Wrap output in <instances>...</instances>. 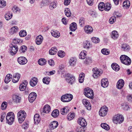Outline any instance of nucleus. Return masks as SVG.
<instances>
[{"mask_svg":"<svg viewBox=\"0 0 132 132\" xmlns=\"http://www.w3.org/2000/svg\"><path fill=\"white\" fill-rule=\"evenodd\" d=\"M112 69L116 71H118L120 69L119 66L116 63H112L111 65Z\"/></svg>","mask_w":132,"mask_h":132,"instance_id":"nucleus-37","label":"nucleus"},{"mask_svg":"<svg viewBox=\"0 0 132 132\" xmlns=\"http://www.w3.org/2000/svg\"><path fill=\"white\" fill-rule=\"evenodd\" d=\"M10 47V54L12 55H15L18 50V47L16 45L14 44H11Z\"/></svg>","mask_w":132,"mask_h":132,"instance_id":"nucleus-6","label":"nucleus"},{"mask_svg":"<svg viewBox=\"0 0 132 132\" xmlns=\"http://www.w3.org/2000/svg\"><path fill=\"white\" fill-rule=\"evenodd\" d=\"M17 116L19 122L21 123L24 120L26 114L24 111L20 110L18 113Z\"/></svg>","mask_w":132,"mask_h":132,"instance_id":"nucleus-3","label":"nucleus"},{"mask_svg":"<svg viewBox=\"0 0 132 132\" xmlns=\"http://www.w3.org/2000/svg\"><path fill=\"white\" fill-rule=\"evenodd\" d=\"M116 21V16H112L110 19L109 22L110 24H112L114 22Z\"/></svg>","mask_w":132,"mask_h":132,"instance_id":"nucleus-57","label":"nucleus"},{"mask_svg":"<svg viewBox=\"0 0 132 132\" xmlns=\"http://www.w3.org/2000/svg\"><path fill=\"white\" fill-rule=\"evenodd\" d=\"M28 82L26 80L24 81L20 85L19 89L21 91L24 90L26 88Z\"/></svg>","mask_w":132,"mask_h":132,"instance_id":"nucleus-19","label":"nucleus"},{"mask_svg":"<svg viewBox=\"0 0 132 132\" xmlns=\"http://www.w3.org/2000/svg\"><path fill=\"white\" fill-rule=\"evenodd\" d=\"M78 123L82 127H85L87 125V123L85 119L83 118L79 119Z\"/></svg>","mask_w":132,"mask_h":132,"instance_id":"nucleus-24","label":"nucleus"},{"mask_svg":"<svg viewBox=\"0 0 132 132\" xmlns=\"http://www.w3.org/2000/svg\"><path fill=\"white\" fill-rule=\"evenodd\" d=\"M84 30L85 32L86 33L90 34L92 32L93 29L90 26H86L85 27Z\"/></svg>","mask_w":132,"mask_h":132,"instance_id":"nucleus-22","label":"nucleus"},{"mask_svg":"<svg viewBox=\"0 0 132 132\" xmlns=\"http://www.w3.org/2000/svg\"><path fill=\"white\" fill-rule=\"evenodd\" d=\"M19 34L20 37H23L26 35L27 33L25 30H22L20 32Z\"/></svg>","mask_w":132,"mask_h":132,"instance_id":"nucleus-51","label":"nucleus"},{"mask_svg":"<svg viewBox=\"0 0 132 132\" xmlns=\"http://www.w3.org/2000/svg\"><path fill=\"white\" fill-rule=\"evenodd\" d=\"M76 60L73 57H71L69 61V64L71 66H74L76 64Z\"/></svg>","mask_w":132,"mask_h":132,"instance_id":"nucleus-38","label":"nucleus"},{"mask_svg":"<svg viewBox=\"0 0 132 132\" xmlns=\"http://www.w3.org/2000/svg\"><path fill=\"white\" fill-rule=\"evenodd\" d=\"M51 107L48 105H46L44 107L43 111V112L48 113L51 111Z\"/></svg>","mask_w":132,"mask_h":132,"instance_id":"nucleus-27","label":"nucleus"},{"mask_svg":"<svg viewBox=\"0 0 132 132\" xmlns=\"http://www.w3.org/2000/svg\"><path fill=\"white\" fill-rule=\"evenodd\" d=\"M120 59L121 62L126 65H129L131 63V59L125 55H121L120 57Z\"/></svg>","mask_w":132,"mask_h":132,"instance_id":"nucleus-1","label":"nucleus"},{"mask_svg":"<svg viewBox=\"0 0 132 132\" xmlns=\"http://www.w3.org/2000/svg\"><path fill=\"white\" fill-rule=\"evenodd\" d=\"M12 76L10 74H8L5 77L4 81L7 84L11 80Z\"/></svg>","mask_w":132,"mask_h":132,"instance_id":"nucleus-31","label":"nucleus"},{"mask_svg":"<svg viewBox=\"0 0 132 132\" xmlns=\"http://www.w3.org/2000/svg\"><path fill=\"white\" fill-rule=\"evenodd\" d=\"M50 78L47 77H44L43 79V81L44 83L46 84H48L50 82Z\"/></svg>","mask_w":132,"mask_h":132,"instance_id":"nucleus-40","label":"nucleus"},{"mask_svg":"<svg viewBox=\"0 0 132 132\" xmlns=\"http://www.w3.org/2000/svg\"><path fill=\"white\" fill-rule=\"evenodd\" d=\"M37 96L36 94L33 92L31 93L29 96V100L30 103H32L35 100Z\"/></svg>","mask_w":132,"mask_h":132,"instance_id":"nucleus-12","label":"nucleus"},{"mask_svg":"<svg viewBox=\"0 0 132 132\" xmlns=\"http://www.w3.org/2000/svg\"><path fill=\"white\" fill-rule=\"evenodd\" d=\"M82 102L87 110H90L91 109V104L88 100L85 99H84L82 100Z\"/></svg>","mask_w":132,"mask_h":132,"instance_id":"nucleus-13","label":"nucleus"},{"mask_svg":"<svg viewBox=\"0 0 132 132\" xmlns=\"http://www.w3.org/2000/svg\"><path fill=\"white\" fill-rule=\"evenodd\" d=\"M102 128L106 130H109L110 128L108 125L106 123H102L101 124Z\"/></svg>","mask_w":132,"mask_h":132,"instance_id":"nucleus-50","label":"nucleus"},{"mask_svg":"<svg viewBox=\"0 0 132 132\" xmlns=\"http://www.w3.org/2000/svg\"><path fill=\"white\" fill-rule=\"evenodd\" d=\"M122 108L125 111H127L129 108L128 105L126 103H123L122 105Z\"/></svg>","mask_w":132,"mask_h":132,"instance_id":"nucleus-60","label":"nucleus"},{"mask_svg":"<svg viewBox=\"0 0 132 132\" xmlns=\"http://www.w3.org/2000/svg\"><path fill=\"white\" fill-rule=\"evenodd\" d=\"M46 62V60L44 59H40L38 61V64L41 65H45Z\"/></svg>","mask_w":132,"mask_h":132,"instance_id":"nucleus-43","label":"nucleus"},{"mask_svg":"<svg viewBox=\"0 0 132 132\" xmlns=\"http://www.w3.org/2000/svg\"><path fill=\"white\" fill-rule=\"evenodd\" d=\"M121 50L124 51H128L130 49V47L128 44L123 43L121 46Z\"/></svg>","mask_w":132,"mask_h":132,"instance_id":"nucleus-17","label":"nucleus"},{"mask_svg":"<svg viewBox=\"0 0 132 132\" xmlns=\"http://www.w3.org/2000/svg\"><path fill=\"white\" fill-rule=\"evenodd\" d=\"M58 125V122L56 121H53L51 122L50 124V128L53 129L56 128Z\"/></svg>","mask_w":132,"mask_h":132,"instance_id":"nucleus-26","label":"nucleus"},{"mask_svg":"<svg viewBox=\"0 0 132 132\" xmlns=\"http://www.w3.org/2000/svg\"><path fill=\"white\" fill-rule=\"evenodd\" d=\"M84 91V94L86 96L91 99L93 98L94 94L92 90L87 88L85 89Z\"/></svg>","mask_w":132,"mask_h":132,"instance_id":"nucleus-5","label":"nucleus"},{"mask_svg":"<svg viewBox=\"0 0 132 132\" xmlns=\"http://www.w3.org/2000/svg\"><path fill=\"white\" fill-rule=\"evenodd\" d=\"M111 37L114 40L117 39L119 36V34L118 32L116 30L112 31L111 34Z\"/></svg>","mask_w":132,"mask_h":132,"instance_id":"nucleus-16","label":"nucleus"},{"mask_svg":"<svg viewBox=\"0 0 132 132\" xmlns=\"http://www.w3.org/2000/svg\"><path fill=\"white\" fill-rule=\"evenodd\" d=\"M27 47L25 45H23L21 46L19 50V52L20 53H24L27 50Z\"/></svg>","mask_w":132,"mask_h":132,"instance_id":"nucleus-44","label":"nucleus"},{"mask_svg":"<svg viewBox=\"0 0 132 132\" xmlns=\"http://www.w3.org/2000/svg\"><path fill=\"white\" fill-rule=\"evenodd\" d=\"M101 85L104 88H106L108 86L109 82L107 78H103L101 81Z\"/></svg>","mask_w":132,"mask_h":132,"instance_id":"nucleus-18","label":"nucleus"},{"mask_svg":"<svg viewBox=\"0 0 132 132\" xmlns=\"http://www.w3.org/2000/svg\"><path fill=\"white\" fill-rule=\"evenodd\" d=\"M104 3L103 2H101L98 4V8L100 11H103L104 10Z\"/></svg>","mask_w":132,"mask_h":132,"instance_id":"nucleus-46","label":"nucleus"},{"mask_svg":"<svg viewBox=\"0 0 132 132\" xmlns=\"http://www.w3.org/2000/svg\"><path fill=\"white\" fill-rule=\"evenodd\" d=\"M73 97V95L72 94H67L61 97V100L63 102H68L70 101L72 99Z\"/></svg>","mask_w":132,"mask_h":132,"instance_id":"nucleus-4","label":"nucleus"},{"mask_svg":"<svg viewBox=\"0 0 132 132\" xmlns=\"http://www.w3.org/2000/svg\"><path fill=\"white\" fill-rule=\"evenodd\" d=\"M17 61L20 64L22 65L26 64L27 62L26 58L23 56H20L18 58Z\"/></svg>","mask_w":132,"mask_h":132,"instance_id":"nucleus-11","label":"nucleus"},{"mask_svg":"<svg viewBox=\"0 0 132 132\" xmlns=\"http://www.w3.org/2000/svg\"><path fill=\"white\" fill-rule=\"evenodd\" d=\"M57 55L61 57H63L65 56V53L63 51H58Z\"/></svg>","mask_w":132,"mask_h":132,"instance_id":"nucleus-53","label":"nucleus"},{"mask_svg":"<svg viewBox=\"0 0 132 132\" xmlns=\"http://www.w3.org/2000/svg\"><path fill=\"white\" fill-rule=\"evenodd\" d=\"M130 5V3L129 1H124L123 4V7H129Z\"/></svg>","mask_w":132,"mask_h":132,"instance_id":"nucleus-52","label":"nucleus"},{"mask_svg":"<svg viewBox=\"0 0 132 132\" xmlns=\"http://www.w3.org/2000/svg\"><path fill=\"white\" fill-rule=\"evenodd\" d=\"M51 33L52 35L55 37L58 38L60 36V32L57 31H52Z\"/></svg>","mask_w":132,"mask_h":132,"instance_id":"nucleus-36","label":"nucleus"},{"mask_svg":"<svg viewBox=\"0 0 132 132\" xmlns=\"http://www.w3.org/2000/svg\"><path fill=\"white\" fill-rule=\"evenodd\" d=\"M43 40V37L41 35L38 36L36 37V44L38 45L42 43Z\"/></svg>","mask_w":132,"mask_h":132,"instance_id":"nucleus-25","label":"nucleus"},{"mask_svg":"<svg viewBox=\"0 0 132 132\" xmlns=\"http://www.w3.org/2000/svg\"><path fill=\"white\" fill-rule=\"evenodd\" d=\"M92 62L91 58L89 57H86L85 61L84 62V63L86 65H88L91 63Z\"/></svg>","mask_w":132,"mask_h":132,"instance_id":"nucleus-45","label":"nucleus"},{"mask_svg":"<svg viewBox=\"0 0 132 132\" xmlns=\"http://www.w3.org/2000/svg\"><path fill=\"white\" fill-rule=\"evenodd\" d=\"M84 48L87 49H89L91 47V45L90 44V42L86 41L84 43Z\"/></svg>","mask_w":132,"mask_h":132,"instance_id":"nucleus-42","label":"nucleus"},{"mask_svg":"<svg viewBox=\"0 0 132 132\" xmlns=\"http://www.w3.org/2000/svg\"><path fill=\"white\" fill-rule=\"evenodd\" d=\"M111 4L109 3H107L105 5L104 10L106 11H108L111 9Z\"/></svg>","mask_w":132,"mask_h":132,"instance_id":"nucleus-47","label":"nucleus"},{"mask_svg":"<svg viewBox=\"0 0 132 132\" xmlns=\"http://www.w3.org/2000/svg\"><path fill=\"white\" fill-rule=\"evenodd\" d=\"M124 84V81L122 79H120L117 82V88L119 89H121L123 86Z\"/></svg>","mask_w":132,"mask_h":132,"instance_id":"nucleus-15","label":"nucleus"},{"mask_svg":"<svg viewBox=\"0 0 132 132\" xmlns=\"http://www.w3.org/2000/svg\"><path fill=\"white\" fill-rule=\"evenodd\" d=\"M6 5V2L3 0L0 1V7L3 8Z\"/></svg>","mask_w":132,"mask_h":132,"instance_id":"nucleus-59","label":"nucleus"},{"mask_svg":"<svg viewBox=\"0 0 132 132\" xmlns=\"http://www.w3.org/2000/svg\"><path fill=\"white\" fill-rule=\"evenodd\" d=\"M12 13L11 12L8 11L5 15L4 17L7 20H9L12 18Z\"/></svg>","mask_w":132,"mask_h":132,"instance_id":"nucleus-28","label":"nucleus"},{"mask_svg":"<svg viewBox=\"0 0 132 132\" xmlns=\"http://www.w3.org/2000/svg\"><path fill=\"white\" fill-rule=\"evenodd\" d=\"M92 70L93 72V76L94 78H97L102 74V72L96 68H93Z\"/></svg>","mask_w":132,"mask_h":132,"instance_id":"nucleus-9","label":"nucleus"},{"mask_svg":"<svg viewBox=\"0 0 132 132\" xmlns=\"http://www.w3.org/2000/svg\"><path fill=\"white\" fill-rule=\"evenodd\" d=\"M69 111L68 107L67 106L61 109L60 111L61 113L63 115L66 114Z\"/></svg>","mask_w":132,"mask_h":132,"instance_id":"nucleus-32","label":"nucleus"},{"mask_svg":"<svg viewBox=\"0 0 132 132\" xmlns=\"http://www.w3.org/2000/svg\"><path fill=\"white\" fill-rule=\"evenodd\" d=\"M124 120V118L121 115H116L113 118V121L114 123L117 124L120 123L122 122Z\"/></svg>","mask_w":132,"mask_h":132,"instance_id":"nucleus-7","label":"nucleus"},{"mask_svg":"<svg viewBox=\"0 0 132 132\" xmlns=\"http://www.w3.org/2000/svg\"><path fill=\"white\" fill-rule=\"evenodd\" d=\"M66 80L68 83L71 85H72L75 82V79L73 75L70 74H68Z\"/></svg>","mask_w":132,"mask_h":132,"instance_id":"nucleus-10","label":"nucleus"},{"mask_svg":"<svg viewBox=\"0 0 132 132\" xmlns=\"http://www.w3.org/2000/svg\"><path fill=\"white\" fill-rule=\"evenodd\" d=\"M85 77V74L82 73L80 74L79 78V82L80 83H82L84 81V78Z\"/></svg>","mask_w":132,"mask_h":132,"instance_id":"nucleus-41","label":"nucleus"},{"mask_svg":"<svg viewBox=\"0 0 132 132\" xmlns=\"http://www.w3.org/2000/svg\"><path fill=\"white\" fill-rule=\"evenodd\" d=\"M108 111V109L106 106H102L99 111V115L101 116H105L106 115Z\"/></svg>","mask_w":132,"mask_h":132,"instance_id":"nucleus-8","label":"nucleus"},{"mask_svg":"<svg viewBox=\"0 0 132 132\" xmlns=\"http://www.w3.org/2000/svg\"><path fill=\"white\" fill-rule=\"evenodd\" d=\"M113 15L114 16H116V17L119 18L121 16V15L120 13L118 12H114Z\"/></svg>","mask_w":132,"mask_h":132,"instance_id":"nucleus-64","label":"nucleus"},{"mask_svg":"<svg viewBox=\"0 0 132 132\" xmlns=\"http://www.w3.org/2000/svg\"><path fill=\"white\" fill-rule=\"evenodd\" d=\"M65 15L68 17H70L71 15V12L68 8L65 9L64 11Z\"/></svg>","mask_w":132,"mask_h":132,"instance_id":"nucleus-48","label":"nucleus"},{"mask_svg":"<svg viewBox=\"0 0 132 132\" xmlns=\"http://www.w3.org/2000/svg\"><path fill=\"white\" fill-rule=\"evenodd\" d=\"M74 116V114H69L67 116V118L70 121L73 119Z\"/></svg>","mask_w":132,"mask_h":132,"instance_id":"nucleus-58","label":"nucleus"},{"mask_svg":"<svg viewBox=\"0 0 132 132\" xmlns=\"http://www.w3.org/2000/svg\"><path fill=\"white\" fill-rule=\"evenodd\" d=\"M59 110L57 109L54 110L52 112L51 115L53 117L56 118L59 116Z\"/></svg>","mask_w":132,"mask_h":132,"instance_id":"nucleus-33","label":"nucleus"},{"mask_svg":"<svg viewBox=\"0 0 132 132\" xmlns=\"http://www.w3.org/2000/svg\"><path fill=\"white\" fill-rule=\"evenodd\" d=\"M34 120L35 124L37 125L40 122V117L38 114H36L34 117Z\"/></svg>","mask_w":132,"mask_h":132,"instance_id":"nucleus-20","label":"nucleus"},{"mask_svg":"<svg viewBox=\"0 0 132 132\" xmlns=\"http://www.w3.org/2000/svg\"><path fill=\"white\" fill-rule=\"evenodd\" d=\"M18 27L16 26H14L12 27L10 29L9 31L10 34L12 35L18 31Z\"/></svg>","mask_w":132,"mask_h":132,"instance_id":"nucleus-30","label":"nucleus"},{"mask_svg":"<svg viewBox=\"0 0 132 132\" xmlns=\"http://www.w3.org/2000/svg\"><path fill=\"white\" fill-rule=\"evenodd\" d=\"M48 63L51 66H53L55 64L54 61L52 59L49 60L48 61Z\"/></svg>","mask_w":132,"mask_h":132,"instance_id":"nucleus-61","label":"nucleus"},{"mask_svg":"<svg viewBox=\"0 0 132 132\" xmlns=\"http://www.w3.org/2000/svg\"><path fill=\"white\" fill-rule=\"evenodd\" d=\"M127 100L129 102H132V95H128L127 96Z\"/></svg>","mask_w":132,"mask_h":132,"instance_id":"nucleus-62","label":"nucleus"},{"mask_svg":"<svg viewBox=\"0 0 132 132\" xmlns=\"http://www.w3.org/2000/svg\"><path fill=\"white\" fill-rule=\"evenodd\" d=\"M20 77V74L18 73L13 75L12 79L13 82L14 83L17 82L19 81Z\"/></svg>","mask_w":132,"mask_h":132,"instance_id":"nucleus-14","label":"nucleus"},{"mask_svg":"<svg viewBox=\"0 0 132 132\" xmlns=\"http://www.w3.org/2000/svg\"><path fill=\"white\" fill-rule=\"evenodd\" d=\"M86 52L85 51H82L79 54V57L80 59H84L86 56Z\"/></svg>","mask_w":132,"mask_h":132,"instance_id":"nucleus-39","label":"nucleus"},{"mask_svg":"<svg viewBox=\"0 0 132 132\" xmlns=\"http://www.w3.org/2000/svg\"><path fill=\"white\" fill-rule=\"evenodd\" d=\"M7 104L6 102H3L2 104L1 109L2 110H4L6 109L7 106Z\"/></svg>","mask_w":132,"mask_h":132,"instance_id":"nucleus-55","label":"nucleus"},{"mask_svg":"<svg viewBox=\"0 0 132 132\" xmlns=\"http://www.w3.org/2000/svg\"><path fill=\"white\" fill-rule=\"evenodd\" d=\"M85 21L84 18L82 17H80L79 20V24L80 26L81 27L84 26Z\"/></svg>","mask_w":132,"mask_h":132,"instance_id":"nucleus-54","label":"nucleus"},{"mask_svg":"<svg viewBox=\"0 0 132 132\" xmlns=\"http://www.w3.org/2000/svg\"><path fill=\"white\" fill-rule=\"evenodd\" d=\"M49 3V1L48 0H43L42 2V3L45 6L48 5Z\"/></svg>","mask_w":132,"mask_h":132,"instance_id":"nucleus-63","label":"nucleus"},{"mask_svg":"<svg viewBox=\"0 0 132 132\" xmlns=\"http://www.w3.org/2000/svg\"><path fill=\"white\" fill-rule=\"evenodd\" d=\"M57 1H54L50 3L49 8L50 10H53L57 7Z\"/></svg>","mask_w":132,"mask_h":132,"instance_id":"nucleus-21","label":"nucleus"},{"mask_svg":"<svg viewBox=\"0 0 132 132\" xmlns=\"http://www.w3.org/2000/svg\"><path fill=\"white\" fill-rule=\"evenodd\" d=\"M77 25L75 22L72 23L70 25V29L71 31H75L77 29Z\"/></svg>","mask_w":132,"mask_h":132,"instance_id":"nucleus-34","label":"nucleus"},{"mask_svg":"<svg viewBox=\"0 0 132 132\" xmlns=\"http://www.w3.org/2000/svg\"><path fill=\"white\" fill-rule=\"evenodd\" d=\"M57 51L56 47H52L49 51V54L51 55H54L55 54Z\"/></svg>","mask_w":132,"mask_h":132,"instance_id":"nucleus-29","label":"nucleus"},{"mask_svg":"<svg viewBox=\"0 0 132 132\" xmlns=\"http://www.w3.org/2000/svg\"><path fill=\"white\" fill-rule=\"evenodd\" d=\"M101 52L103 54L108 55L110 53V51L109 49L106 48H103L101 50Z\"/></svg>","mask_w":132,"mask_h":132,"instance_id":"nucleus-49","label":"nucleus"},{"mask_svg":"<svg viewBox=\"0 0 132 132\" xmlns=\"http://www.w3.org/2000/svg\"><path fill=\"white\" fill-rule=\"evenodd\" d=\"M92 42L94 43H97L100 42V39L98 38L93 37L92 38Z\"/></svg>","mask_w":132,"mask_h":132,"instance_id":"nucleus-56","label":"nucleus"},{"mask_svg":"<svg viewBox=\"0 0 132 132\" xmlns=\"http://www.w3.org/2000/svg\"><path fill=\"white\" fill-rule=\"evenodd\" d=\"M14 119V115L13 112H10L8 113L6 117L7 123L10 125H12L13 123Z\"/></svg>","mask_w":132,"mask_h":132,"instance_id":"nucleus-2","label":"nucleus"},{"mask_svg":"<svg viewBox=\"0 0 132 132\" xmlns=\"http://www.w3.org/2000/svg\"><path fill=\"white\" fill-rule=\"evenodd\" d=\"M13 100L14 102L17 103L20 102L21 97L18 96L14 95L13 97Z\"/></svg>","mask_w":132,"mask_h":132,"instance_id":"nucleus-35","label":"nucleus"},{"mask_svg":"<svg viewBox=\"0 0 132 132\" xmlns=\"http://www.w3.org/2000/svg\"><path fill=\"white\" fill-rule=\"evenodd\" d=\"M38 82L37 79L36 77L33 78L30 81V84L31 86L34 87L37 84Z\"/></svg>","mask_w":132,"mask_h":132,"instance_id":"nucleus-23","label":"nucleus"}]
</instances>
